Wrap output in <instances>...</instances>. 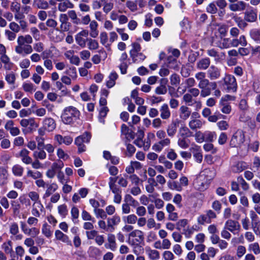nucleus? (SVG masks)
<instances>
[{
  "instance_id": "f257e3e1",
  "label": "nucleus",
  "mask_w": 260,
  "mask_h": 260,
  "mask_svg": "<svg viewBox=\"0 0 260 260\" xmlns=\"http://www.w3.org/2000/svg\"><path fill=\"white\" fill-rule=\"evenodd\" d=\"M32 41V38L29 35L18 36L17 45L15 47V52L22 57L31 54L33 51V48L30 45Z\"/></svg>"
},
{
  "instance_id": "f03ea898",
  "label": "nucleus",
  "mask_w": 260,
  "mask_h": 260,
  "mask_svg": "<svg viewBox=\"0 0 260 260\" xmlns=\"http://www.w3.org/2000/svg\"><path fill=\"white\" fill-rule=\"evenodd\" d=\"M80 115L79 111L73 106L66 107L61 115L62 122L66 124H70L77 120Z\"/></svg>"
},
{
  "instance_id": "7ed1b4c3",
  "label": "nucleus",
  "mask_w": 260,
  "mask_h": 260,
  "mask_svg": "<svg viewBox=\"0 0 260 260\" xmlns=\"http://www.w3.org/2000/svg\"><path fill=\"white\" fill-rule=\"evenodd\" d=\"M91 137V136L89 133L85 132L75 139V144L78 147V153H81L86 151V147L84 143H88L90 142Z\"/></svg>"
},
{
  "instance_id": "20e7f679",
  "label": "nucleus",
  "mask_w": 260,
  "mask_h": 260,
  "mask_svg": "<svg viewBox=\"0 0 260 260\" xmlns=\"http://www.w3.org/2000/svg\"><path fill=\"white\" fill-rule=\"evenodd\" d=\"M222 86L227 92H235L237 89V84L236 78L231 75H226L222 79Z\"/></svg>"
},
{
  "instance_id": "39448f33",
  "label": "nucleus",
  "mask_w": 260,
  "mask_h": 260,
  "mask_svg": "<svg viewBox=\"0 0 260 260\" xmlns=\"http://www.w3.org/2000/svg\"><path fill=\"white\" fill-rule=\"evenodd\" d=\"M245 141V134L241 129H238L232 136L230 144L232 147H238Z\"/></svg>"
},
{
  "instance_id": "423d86ee",
  "label": "nucleus",
  "mask_w": 260,
  "mask_h": 260,
  "mask_svg": "<svg viewBox=\"0 0 260 260\" xmlns=\"http://www.w3.org/2000/svg\"><path fill=\"white\" fill-rule=\"evenodd\" d=\"M209 80L207 78L199 82L198 86L201 89V97L205 98L211 94V89L209 87Z\"/></svg>"
},
{
  "instance_id": "0eeeda50",
  "label": "nucleus",
  "mask_w": 260,
  "mask_h": 260,
  "mask_svg": "<svg viewBox=\"0 0 260 260\" xmlns=\"http://www.w3.org/2000/svg\"><path fill=\"white\" fill-rule=\"evenodd\" d=\"M189 151L192 153L196 161L199 164L201 163L203 160V155L201 147L192 143L189 148Z\"/></svg>"
},
{
  "instance_id": "6e6552de",
  "label": "nucleus",
  "mask_w": 260,
  "mask_h": 260,
  "mask_svg": "<svg viewBox=\"0 0 260 260\" xmlns=\"http://www.w3.org/2000/svg\"><path fill=\"white\" fill-rule=\"evenodd\" d=\"M144 240L143 233L140 230H135L132 232L128 238L129 244L141 243Z\"/></svg>"
},
{
  "instance_id": "1a4fd4ad",
  "label": "nucleus",
  "mask_w": 260,
  "mask_h": 260,
  "mask_svg": "<svg viewBox=\"0 0 260 260\" xmlns=\"http://www.w3.org/2000/svg\"><path fill=\"white\" fill-rule=\"evenodd\" d=\"M88 35L89 31L86 29H83L78 32L75 36L76 43L82 48L85 47L87 40L86 39H84V37L87 38Z\"/></svg>"
},
{
  "instance_id": "9d476101",
  "label": "nucleus",
  "mask_w": 260,
  "mask_h": 260,
  "mask_svg": "<svg viewBox=\"0 0 260 260\" xmlns=\"http://www.w3.org/2000/svg\"><path fill=\"white\" fill-rule=\"evenodd\" d=\"M171 144V140L170 139L166 138L160 140L158 142L155 143L152 147V149L156 152H161L165 147L169 146Z\"/></svg>"
},
{
  "instance_id": "9b49d317",
  "label": "nucleus",
  "mask_w": 260,
  "mask_h": 260,
  "mask_svg": "<svg viewBox=\"0 0 260 260\" xmlns=\"http://www.w3.org/2000/svg\"><path fill=\"white\" fill-rule=\"evenodd\" d=\"M208 77L211 80L218 79L220 76V70L214 65L211 66L207 71Z\"/></svg>"
},
{
  "instance_id": "f8f14e48",
  "label": "nucleus",
  "mask_w": 260,
  "mask_h": 260,
  "mask_svg": "<svg viewBox=\"0 0 260 260\" xmlns=\"http://www.w3.org/2000/svg\"><path fill=\"white\" fill-rule=\"evenodd\" d=\"M29 151L25 148L22 149L16 155L20 157L22 162L26 165H29L31 163L32 158L29 156Z\"/></svg>"
},
{
  "instance_id": "ddd939ff",
  "label": "nucleus",
  "mask_w": 260,
  "mask_h": 260,
  "mask_svg": "<svg viewBox=\"0 0 260 260\" xmlns=\"http://www.w3.org/2000/svg\"><path fill=\"white\" fill-rule=\"evenodd\" d=\"M54 140L58 143V145L64 144L66 145H70L73 141V139L71 136H63L59 134L55 135Z\"/></svg>"
},
{
  "instance_id": "4468645a",
  "label": "nucleus",
  "mask_w": 260,
  "mask_h": 260,
  "mask_svg": "<svg viewBox=\"0 0 260 260\" xmlns=\"http://www.w3.org/2000/svg\"><path fill=\"white\" fill-rule=\"evenodd\" d=\"M209 183V181L205 176L201 175L197 180L196 186L199 190L204 191L208 188Z\"/></svg>"
},
{
  "instance_id": "2eb2a0df",
  "label": "nucleus",
  "mask_w": 260,
  "mask_h": 260,
  "mask_svg": "<svg viewBox=\"0 0 260 260\" xmlns=\"http://www.w3.org/2000/svg\"><path fill=\"white\" fill-rule=\"evenodd\" d=\"M43 126L48 132L53 131L56 127V124L52 118H45L43 121Z\"/></svg>"
},
{
  "instance_id": "dca6fc26",
  "label": "nucleus",
  "mask_w": 260,
  "mask_h": 260,
  "mask_svg": "<svg viewBox=\"0 0 260 260\" xmlns=\"http://www.w3.org/2000/svg\"><path fill=\"white\" fill-rule=\"evenodd\" d=\"M160 117L163 120L169 119L171 115L169 107L167 104H164L159 108Z\"/></svg>"
},
{
  "instance_id": "f3484780",
  "label": "nucleus",
  "mask_w": 260,
  "mask_h": 260,
  "mask_svg": "<svg viewBox=\"0 0 260 260\" xmlns=\"http://www.w3.org/2000/svg\"><path fill=\"white\" fill-rule=\"evenodd\" d=\"M74 8V5L70 0H64L61 3H59L57 5V9L61 12H65L68 9Z\"/></svg>"
},
{
  "instance_id": "a211bd4d",
  "label": "nucleus",
  "mask_w": 260,
  "mask_h": 260,
  "mask_svg": "<svg viewBox=\"0 0 260 260\" xmlns=\"http://www.w3.org/2000/svg\"><path fill=\"white\" fill-rule=\"evenodd\" d=\"M247 168H248V165L243 161L236 162L231 167L232 172L236 173H240Z\"/></svg>"
},
{
  "instance_id": "6ab92c4d",
  "label": "nucleus",
  "mask_w": 260,
  "mask_h": 260,
  "mask_svg": "<svg viewBox=\"0 0 260 260\" xmlns=\"http://www.w3.org/2000/svg\"><path fill=\"white\" fill-rule=\"evenodd\" d=\"M247 45V41L244 35H241L239 38H235L232 40V47H237L239 45L245 47Z\"/></svg>"
},
{
  "instance_id": "aec40b11",
  "label": "nucleus",
  "mask_w": 260,
  "mask_h": 260,
  "mask_svg": "<svg viewBox=\"0 0 260 260\" xmlns=\"http://www.w3.org/2000/svg\"><path fill=\"white\" fill-rule=\"evenodd\" d=\"M216 43V46L219 48L228 49L232 47V40L228 38H221V40Z\"/></svg>"
},
{
  "instance_id": "412c9836",
  "label": "nucleus",
  "mask_w": 260,
  "mask_h": 260,
  "mask_svg": "<svg viewBox=\"0 0 260 260\" xmlns=\"http://www.w3.org/2000/svg\"><path fill=\"white\" fill-rule=\"evenodd\" d=\"M44 209V207L40 201L34 202L32 206L31 214L36 217L40 216L41 212Z\"/></svg>"
},
{
  "instance_id": "4be33fe9",
  "label": "nucleus",
  "mask_w": 260,
  "mask_h": 260,
  "mask_svg": "<svg viewBox=\"0 0 260 260\" xmlns=\"http://www.w3.org/2000/svg\"><path fill=\"white\" fill-rule=\"evenodd\" d=\"M145 251L149 260H156L160 258V253L158 251L152 249L149 247H146Z\"/></svg>"
},
{
  "instance_id": "5701e85b",
  "label": "nucleus",
  "mask_w": 260,
  "mask_h": 260,
  "mask_svg": "<svg viewBox=\"0 0 260 260\" xmlns=\"http://www.w3.org/2000/svg\"><path fill=\"white\" fill-rule=\"evenodd\" d=\"M107 240L108 243L105 244V247L107 249H110L112 251H115L117 248L115 236L112 234L108 235Z\"/></svg>"
},
{
  "instance_id": "b1692460",
  "label": "nucleus",
  "mask_w": 260,
  "mask_h": 260,
  "mask_svg": "<svg viewBox=\"0 0 260 260\" xmlns=\"http://www.w3.org/2000/svg\"><path fill=\"white\" fill-rule=\"evenodd\" d=\"M191 114L190 109L186 106H181L179 108V117L181 119H187Z\"/></svg>"
},
{
  "instance_id": "393cba45",
  "label": "nucleus",
  "mask_w": 260,
  "mask_h": 260,
  "mask_svg": "<svg viewBox=\"0 0 260 260\" xmlns=\"http://www.w3.org/2000/svg\"><path fill=\"white\" fill-rule=\"evenodd\" d=\"M244 19L247 22H253L257 19V13L254 10L247 11L244 13Z\"/></svg>"
},
{
  "instance_id": "a878e982",
  "label": "nucleus",
  "mask_w": 260,
  "mask_h": 260,
  "mask_svg": "<svg viewBox=\"0 0 260 260\" xmlns=\"http://www.w3.org/2000/svg\"><path fill=\"white\" fill-rule=\"evenodd\" d=\"M118 77V74L114 71L112 72L108 77L106 81V86L108 88L113 87L116 83V80Z\"/></svg>"
},
{
  "instance_id": "bb28decb",
  "label": "nucleus",
  "mask_w": 260,
  "mask_h": 260,
  "mask_svg": "<svg viewBox=\"0 0 260 260\" xmlns=\"http://www.w3.org/2000/svg\"><path fill=\"white\" fill-rule=\"evenodd\" d=\"M246 4L243 1H239L237 3L232 4L229 5L230 9L234 12L241 11L245 9Z\"/></svg>"
},
{
  "instance_id": "cd10ccee",
  "label": "nucleus",
  "mask_w": 260,
  "mask_h": 260,
  "mask_svg": "<svg viewBox=\"0 0 260 260\" xmlns=\"http://www.w3.org/2000/svg\"><path fill=\"white\" fill-rule=\"evenodd\" d=\"M98 23L95 20H92L89 23V35L93 38H95L99 35L98 29Z\"/></svg>"
},
{
  "instance_id": "c85d7f7f",
  "label": "nucleus",
  "mask_w": 260,
  "mask_h": 260,
  "mask_svg": "<svg viewBox=\"0 0 260 260\" xmlns=\"http://www.w3.org/2000/svg\"><path fill=\"white\" fill-rule=\"evenodd\" d=\"M46 187L47 189L43 195V198H47L51 196L52 193L55 192L58 189V185L56 183L47 184Z\"/></svg>"
},
{
  "instance_id": "c756f323",
  "label": "nucleus",
  "mask_w": 260,
  "mask_h": 260,
  "mask_svg": "<svg viewBox=\"0 0 260 260\" xmlns=\"http://www.w3.org/2000/svg\"><path fill=\"white\" fill-rule=\"evenodd\" d=\"M210 64V60L209 58H202L197 63V68L200 70H205L208 68Z\"/></svg>"
},
{
  "instance_id": "7c9ffc66",
  "label": "nucleus",
  "mask_w": 260,
  "mask_h": 260,
  "mask_svg": "<svg viewBox=\"0 0 260 260\" xmlns=\"http://www.w3.org/2000/svg\"><path fill=\"white\" fill-rule=\"evenodd\" d=\"M117 177H110L108 183L109 188L113 193H121V190L116 184Z\"/></svg>"
},
{
  "instance_id": "2f4dec72",
  "label": "nucleus",
  "mask_w": 260,
  "mask_h": 260,
  "mask_svg": "<svg viewBox=\"0 0 260 260\" xmlns=\"http://www.w3.org/2000/svg\"><path fill=\"white\" fill-rule=\"evenodd\" d=\"M32 5L39 9L46 10L49 7L48 2L45 0H33Z\"/></svg>"
},
{
  "instance_id": "473e14b6",
  "label": "nucleus",
  "mask_w": 260,
  "mask_h": 260,
  "mask_svg": "<svg viewBox=\"0 0 260 260\" xmlns=\"http://www.w3.org/2000/svg\"><path fill=\"white\" fill-rule=\"evenodd\" d=\"M177 128V124L176 121H172L170 124L168 125L167 128V133L168 136L173 137L176 132Z\"/></svg>"
},
{
  "instance_id": "72a5a7b5",
  "label": "nucleus",
  "mask_w": 260,
  "mask_h": 260,
  "mask_svg": "<svg viewBox=\"0 0 260 260\" xmlns=\"http://www.w3.org/2000/svg\"><path fill=\"white\" fill-rule=\"evenodd\" d=\"M102 1L103 2V12L106 14L111 12L114 8V3L111 1L109 2V0H102Z\"/></svg>"
},
{
  "instance_id": "f704fd0d",
  "label": "nucleus",
  "mask_w": 260,
  "mask_h": 260,
  "mask_svg": "<svg viewBox=\"0 0 260 260\" xmlns=\"http://www.w3.org/2000/svg\"><path fill=\"white\" fill-rule=\"evenodd\" d=\"M188 125L190 129L195 130L201 128L203 125V122L200 119H192L189 121Z\"/></svg>"
},
{
  "instance_id": "c9c22d12",
  "label": "nucleus",
  "mask_w": 260,
  "mask_h": 260,
  "mask_svg": "<svg viewBox=\"0 0 260 260\" xmlns=\"http://www.w3.org/2000/svg\"><path fill=\"white\" fill-rule=\"evenodd\" d=\"M249 35L252 40L260 44V29L253 28L251 29Z\"/></svg>"
},
{
  "instance_id": "e433bc0d",
  "label": "nucleus",
  "mask_w": 260,
  "mask_h": 260,
  "mask_svg": "<svg viewBox=\"0 0 260 260\" xmlns=\"http://www.w3.org/2000/svg\"><path fill=\"white\" fill-rule=\"evenodd\" d=\"M167 67L170 69L177 70L179 69V62L176 58L169 56L167 59Z\"/></svg>"
},
{
  "instance_id": "4c0bfd02",
  "label": "nucleus",
  "mask_w": 260,
  "mask_h": 260,
  "mask_svg": "<svg viewBox=\"0 0 260 260\" xmlns=\"http://www.w3.org/2000/svg\"><path fill=\"white\" fill-rule=\"evenodd\" d=\"M219 106L222 113L225 114H229L231 112L232 107L229 104L219 101Z\"/></svg>"
},
{
  "instance_id": "58836bf2",
  "label": "nucleus",
  "mask_w": 260,
  "mask_h": 260,
  "mask_svg": "<svg viewBox=\"0 0 260 260\" xmlns=\"http://www.w3.org/2000/svg\"><path fill=\"white\" fill-rule=\"evenodd\" d=\"M124 201L130 206L136 207L139 205V202L134 199L132 196L129 194H127L124 197Z\"/></svg>"
},
{
  "instance_id": "ea45409f",
  "label": "nucleus",
  "mask_w": 260,
  "mask_h": 260,
  "mask_svg": "<svg viewBox=\"0 0 260 260\" xmlns=\"http://www.w3.org/2000/svg\"><path fill=\"white\" fill-rule=\"evenodd\" d=\"M191 132L185 125L181 126L179 130V135L181 137L188 138L191 136Z\"/></svg>"
},
{
  "instance_id": "a19ab883",
  "label": "nucleus",
  "mask_w": 260,
  "mask_h": 260,
  "mask_svg": "<svg viewBox=\"0 0 260 260\" xmlns=\"http://www.w3.org/2000/svg\"><path fill=\"white\" fill-rule=\"evenodd\" d=\"M87 46L89 50H95L99 47L98 42L91 38H86Z\"/></svg>"
},
{
  "instance_id": "79ce46f5",
  "label": "nucleus",
  "mask_w": 260,
  "mask_h": 260,
  "mask_svg": "<svg viewBox=\"0 0 260 260\" xmlns=\"http://www.w3.org/2000/svg\"><path fill=\"white\" fill-rule=\"evenodd\" d=\"M12 172L15 176H22L23 173L24 169L20 165L17 164L12 167Z\"/></svg>"
},
{
  "instance_id": "37998d69",
  "label": "nucleus",
  "mask_w": 260,
  "mask_h": 260,
  "mask_svg": "<svg viewBox=\"0 0 260 260\" xmlns=\"http://www.w3.org/2000/svg\"><path fill=\"white\" fill-rule=\"evenodd\" d=\"M168 187L171 190H176L180 191L182 189L181 185H180L176 181H169L167 183Z\"/></svg>"
},
{
  "instance_id": "c03bdc74",
  "label": "nucleus",
  "mask_w": 260,
  "mask_h": 260,
  "mask_svg": "<svg viewBox=\"0 0 260 260\" xmlns=\"http://www.w3.org/2000/svg\"><path fill=\"white\" fill-rule=\"evenodd\" d=\"M26 174L28 177L37 180L41 178L43 176L42 173L38 171H32L31 170H28Z\"/></svg>"
},
{
  "instance_id": "a18cd8bd",
  "label": "nucleus",
  "mask_w": 260,
  "mask_h": 260,
  "mask_svg": "<svg viewBox=\"0 0 260 260\" xmlns=\"http://www.w3.org/2000/svg\"><path fill=\"white\" fill-rule=\"evenodd\" d=\"M189 141L186 139V138L180 137L178 139L177 144L182 149H186L188 148Z\"/></svg>"
},
{
  "instance_id": "49530a36",
  "label": "nucleus",
  "mask_w": 260,
  "mask_h": 260,
  "mask_svg": "<svg viewBox=\"0 0 260 260\" xmlns=\"http://www.w3.org/2000/svg\"><path fill=\"white\" fill-rule=\"evenodd\" d=\"M39 151H35L33 153V156L35 158L38 160L44 159L46 158L47 154L45 151L43 149H40Z\"/></svg>"
},
{
  "instance_id": "de8ad7c7",
  "label": "nucleus",
  "mask_w": 260,
  "mask_h": 260,
  "mask_svg": "<svg viewBox=\"0 0 260 260\" xmlns=\"http://www.w3.org/2000/svg\"><path fill=\"white\" fill-rule=\"evenodd\" d=\"M55 236L56 238L58 240H60L63 242L67 243L68 244H71V242L70 241L68 237L63 234L59 230H57L55 232Z\"/></svg>"
},
{
  "instance_id": "09e8293b",
  "label": "nucleus",
  "mask_w": 260,
  "mask_h": 260,
  "mask_svg": "<svg viewBox=\"0 0 260 260\" xmlns=\"http://www.w3.org/2000/svg\"><path fill=\"white\" fill-rule=\"evenodd\" d=\"M120 221V218L118 216H114L111 218L108 219V226L109 227H113L118 225Z\"/></svg>"
},
{
  "instance_id": "8fccbe9b",
  "label": "nucleus",
  "mask_w": 260,
  "mask_h": 260,
  "mask_svg": "<svg viewBox=\"0 0 260 260\" xmlns=\"http://www.w3.org/2000/svg\"><path fill=\"white\" fill-rule=\"evenodd\" d=\"M248 250L252 251L255 255L260 254V247L258 243H253L248 246Z\"/></svg>"
},
{
  "instance_id": "3c124183",
  "label": "nucleus",
  "mask_w": 260,
  "mask_h": 260,
  "mask_svg": "<svg viewBox=\"0 0 260 260\" xmlns=\"http://www.w3.org/2000/svg\"><path fill=\"white\" fill-rule=\"evenodd\" d=\"M205 141L212 142L216 138V135L214 132L207 131L204 133Z\"/></svg>"
},
{
  "instance_id": "603ef678",
  "label": "nucleus",
  "mask_w": 260,
  "mask_h": 260,
  "mask_svg": "<svg viewBox=\"0 0 260 260\" xmlns=\"http://www.w3.org/2000/svg\"><path fill=\"white\" fill-rule=\"evenodd\" d=\"M123 220L125 223L128 224H134L137 220V216L134 214H131L123 217Z\"/></svg>"
},
{
  "instance_id": "864d4df0",
  "label": "nucleus",
  "mask_w": 260,
  "mask_h": 260,
  "mask_svg": "<svg viewBox=\"0 0 260 260\" xmlns=\"http://www.w3.org/2000/svg\"><path fill=\"white\" fill-rule=\"evenodd\" d=\"M140 243L129 244L133 246V252L137 255H139L143 252V248L140 245Z\"/></svg>"
},
{
  "instance_id": "5fc2aeb1",
  "label": "nucleus",
  "mask_w": 260,
  "mask_h": 260,
  "mask_svg": "<svg viewBox=\"0 0 260 260\" xmlns=\"http://www.w3.org/2000/svg\"><path fill=\"white\" fill-rule=\"evenodd\" d=\"M57 210L59 215L63 217H64L68 213V208L66 204L58 206Z\"/></svg>"
},
{
  "instance_id": "6e6d98bb",
  "label": "nucleus",
  "mask_w": 260,
  "mask_h": 260,
  "mask_svg": "<svg viewBox=\"0 0 260 260\" xmlns=\"http://www.w3.org/2000/svg\"><path fill=\"white\" fill-rule=\"evenodd\" d=\"M162 257L164 260H174L175 258L174 254L169 250L164 251L162 253Z\"/></svg>"
},
{
  "instance_id": "4d7b16f0",
  "label": "nucleus",
  "mask_w": 260,
  "mask_h": 260,
  "mask_svg": "<svg viewBox=\"0 0 260 260\" xmlns=\"http://www.w3.org/2000/svg\"><path fill=\"white\" fill-rule=\"evenodd\" d=\"M23 232L26 234L29 235L32 237L37 236L39 233V229H22Z\"/></svg>"
},
{
  "instance_id": "13d9d810",
  "label": "nucleus",
  "mask_w": 260,
  "mask_h": 260,
  "mask_svg": "<svg viewBox=\"0 0 260 260\" xmlns=\"http://www.w3.org/2000/svg\"><path fill=\"white\" fill-rule=\"evenodd\" d=\"M217 126L218 129L220 131H226L229 127V124L228 122L225 120H220L217 122Z\"/></svg>"
},
{
  "instance_id": "bf43d9fd",
  "label": "nucleus",
  "mask_w": 260,
  "mask_h": 260,
  "mask_svg": "<svg viewBox=\"0 0 260 260\" xmlns=\"http://www.w3.org/2000/svg\"><path fill=\"white\" fill-rule=\"evenodd\" d=\"M8 171L4 167H0V181L4 183L8 178Z\"/></svg>"
},
{
  "instance_id": "052dcab7",
  "label": "nucleus",
  "mask_w": 260,
  "mask_h": 260,
  "mask_svg": "<svg viewBox=\"0 0 260 260\" xmlns=\"http://www.w3.org/2000/svg\"><path fill=\"white\" fill-rule=\"evenodd\" d=\"M68 15L73 20V22L78 24L79 22V19L78 18L77 14L74 10H70L68 12Z\"/></svg>"
},
{
  "instance_id": "680f3d73",
  "label": "nucleus",
  "mask_w": 260,
  "mask_h": 260,
  "mask_svg": "<svg viewBox=\"0 0 260 260\" xmlns=\"http://www.w3.org/2000/svg\"><path fill=\"white\" fill-rule=\"evenodd\" d=\"M10 10L13 13H19L20 10V4L17 2H12L10 4Z\"/></svg>"
},
{
  "instance_id": "e2e57ef3",
  "label": "nucleus",
  "mask_w": 260,
  "mask_h": 260,
  "mask_svg": "<svg viewBox=\"0 0 260 260\" xmlns=\"http://www.w3.org/2000/svg\"><path fill=\"white\" fill-rule=\"evenodd\" d=\"M22 88L25 92L30 93H32L36 90L34 88V85L31 83H24L22 85Z\"/></svg>"
},
{
  "instance_id": "0e129e2a",
  "label": "nucleus",
  "mask_w": 260,
  "mask_h": 260,
  "mask_svg": "<svg viewBox=\"0 0 260 260\" xmlns=\"http://www.w3.org/2000/svg\"><path fill=\"white\" fill-rule=\"evenodd\" d=\"M203 148L205 151L208 152L211 151L212 154H215L217 152V149L214 147V146L211 143H206L203 146Z\"/></svg>"
},
{
  "instance_id": "69168bd1",
  "label": "nucleus",
  "mask_w": 260,
  "mask_h": 260,
  "mask_svg": "<svg viewBox=\"0 0 260 260\" xmlns=\"http://www.w3.org/2000/svg\"><path fill=\"white\" fill-rule=\"evenodd\" d=\"M5 79L9 84H14L16 80L15 75L13 72L10 73L6 74Z\"/></svg>"
},
{
  "instance_id": "338daca9",
  "label": "nucleus",
  "mask_w": 260,
  "mask_h": 260,
  "mask_svg": "<svg viewBox=\"0 0 260 260\" xmlns=\"http://www.w3.org/2000/svg\"><path fill=\"white\" fill-rule=\"evenodd\" d=\"M194 138L196 142L199 143H201L205 141L204 133H202L201 131H198L195 133Z\"/></svg>"
},
{
  "instance_id": "774afa93",
  "label": "nucleus",
  "mask_w": 260,
  "mask_h": 260,
  "mask_svg": "<svg viewBox=\"0 0 260 260\" xmlns=\"http://www.w3.org/2000/svg\"><path fill=\"white\" fill-rule=\"evenodd\" d=\"M235 20L238 26L242 29H244L247 26V23L245 20L240 17L236 18Z\"/></svg>"
}]
</instances>
